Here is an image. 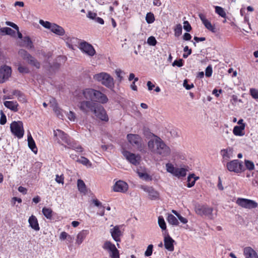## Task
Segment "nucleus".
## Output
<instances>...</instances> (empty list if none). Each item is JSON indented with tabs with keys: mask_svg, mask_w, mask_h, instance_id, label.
Segmentation results:
<instances>
[{
	"mask_svg": "<svg viewBox=\"0 0 258 258\" xmlns=\"http://www.w3.org/2000/svg\"><path fill=\"white\" fill-rule=\"evenodd\" d=\"M215 12L217 14H218L219 16L223 18L226 17V13L224 11V9L219 6L215 7Z\"/></svg>",
	"mask_w": 258,
	"mask_h": 258,
	"instance_id": "ea45409f",
	"label": "nucleus"
},
{
	"mask_svg": "<svg viewBox=\"0 0 258 258\" xmlns=\"http://www.w3.org/2000/svg\"><path fill=\"white\" fill-rule=\"evenodd\" d=\"M88 233L89 232L87 230H83L80 232L77 236L76 243L81 244Z\"/></svg>",
	"mask_w": 258,
	"mask_h": 258,
	"instance_id": "a878e982",
	"label": "nucleus"
},
{
	"mask_svg": "<svg viewBox=\"0 0 258 258\" xmlns=\"http://www.w3.org/2000/svg\"><path fill=\"white\" fill-rule=\"evenodd\" d=\"M158 224L162 230H165L166 229V225L164 219L162 216H159L158 217Z\"/></svg>",
	"mask_w": 258,
	"mask_h": 258,
	"instance_id": "a19ab883",
	"label": "nucleus"
},
{
	"mask_svg": "<svg viewBox=\"0 0 258 258\" xmlns=\"http://www.w3.org/2000/svg\"><path fill=\"white\" fill-rule=\"evenodd\" d=\"M166 167L167 171L168 172H170L173 175L174 174L176 168H174L172 164L171 163H167L166 164Z\"/></svg>",
	"mask_w": 258,
	"mask_h": 258,
	"instance_id": "49530a36",
	"label": "nucleus"
},
{
	"mask_svg": "<svg viewBox=\"0 0 258 258\" xmlns=\"http://www.w3.org/2000/svg\"><path fill=\"white\" fill-rule=\"evenodd\" d=\"M236 203L242 208L249 209L255 208L257 206V204L255 201L247 199L238 198Z\"/></svg>",
	"mask_w": 258,
	"mask_h": 258,
	"instance_id": "f8f14e48",
	"label": "nucleus"
},
{
	"mask_svg": "<svg viewBox=\"0 0 258 258\" xmlns=\"http://www.w3.org/2000/svg\"><path fill=\"white\" fill-rule=\"evenodd\" d=\"M233 149L231 147H227L221 150L220 154L222 157L223 162L228 161L233 156Z\"/></svg>",
	"mask_w": 258,
	"mask_h": 258,
	"instance_id": "a211bd4d",
	"label": "nucleus"
},
{
	"mask_svg": "<svg viewBox=\"0 0 258 258\" xmlns=\"http://www.w3.org/2000/svg\"><path fill=\"white\" fill-rule=\"evenodd\" d=\"M15 33V31L9 27L0 28V34H5L11 36H14Z\"/></svg>",
	"mask_w": 258,
	"mask_h": 258,
	"instance_id": "2f4dec72",
	"label": "nucleus"
},
{
	"mask_svg": "<svg viewBox=\"0 0 258 258\" xmlns=\"http://www.w3.org/2000/svg\"><path fill=\"white\" fill-rule=\"evenodd\" d=\"M186 174V170L184 168H176L174 175L178 177H184Z\"/></svg>",
	"mask_w": 258,
	"mask_h": 258,
	"instance_id": "c9c22d12",
	"label": "nucleus"
},
{
	"mask_svg": "<svg viewBox=\"0 0 258 258\" xmlns=\"http://www.w3.org/2000/svg\"><path fill=\"white\" fill-rule=\"evenodd\" d=\"M128 142L134 147H136L139 151L142 149V140L141 137L137 134H130L126 137Z\"/></svg>",
	"mask_w": 258,
	"mask_h": 258,
	"instance_id": "9d476101",
	"label": "nucleus"
},
{
	"mask_svg": "<svg viewBox=\"0 0 258 258\" xmlns=\"http://www.w3.org/2000/svg\"><path fill=\"white\" fill-rule=\"evenodd\" d=\"M54 135L56 137V140L59 144L63 145V143H65L68 146L74 147V146L71 144V140L69 137L63 131L60 130L54 131Z\"/></svg>",
	"mask_w": 258,
	"mask_h": 258,
	"instance_id": "423d86ee",
	"label": "nucleus"
},
{
	"mask_svg": "<svg viewBox=\"0 0 258 258\" xmlns=\"http://www.w3.org/2000/svg\"><path fill=\"white\" fill-rule=\"evenodd\" d=\"M243 252L246 258H258L256 252L250 247H245Z\"/></svg>",
	"mask_w": 258,
	"mask_h": 258,
	"instance_id": "412c9836",
	"label": "nucleus"
},
{
	"mask_svg": "<svg viewBox=\"0 0 258 258\" xmlns=\"http://www.w3.org/2000/svg\"><path fill=\"white\" fill-rule=\"evenodd\" d=\"M4 105L8 109L17 112L18 111V103L16 101H6L4 102Z\"/></svg>",
	"mask_w": 258,
	"mask_h": 258,
	"instance_id": "5701e85b",
	"label": "nucleus"
},
{
	"mask_svg": "<svg viewBox=\"0 0 258 258\" xmlns=\"http://www.w3.org/2000/svg\"><path fill=\"white\" fill-rule=\"evenodd\" d=\"M110 233L113 239L116 242L120 241V237L122 235V232L119 226H115L110 229Z\"/></svg>",
	"mask_w": 258,
	"mask_h": 258,
	"instance_id": "aec40b11",
	"label": "nucleus"
},
{
	"mask_svg": "<svg viewBox=\"0 0 258 258\" xmlns=\"http://www.w3.org/2000/svg\"><path fill=\"white\" fill-rule=\"evenodd\" d=\"M153 246L152 244H150L148 246L145 252V255L146 256H149L152 255L153 252Z\"/></svg>",
	"mask_w": 258,
	"mask_h": 258,
	"instance_id": "603ef678",
	"label": "nucleus"
},
{
	"mask_svg": "<svg viewBox=\"0 0 258 258\" xmlns=\"http://www.w3.org/2000/svg\"><path fill=\"white\" fill-rule=\"evenodd\" d=\"M24 46L28 49L32 48L33 45L32 41H31L29 37H25L23 38Z\"/></svg>",
	"mask_w": 258,
	"mask_h": 258,
	"instance_id": "72a5a7b5",
	"label": "nucleus"
},
{
	"mask_svg": "<svg viewBox=\"0 0 258 258\" xmlns=\"http://www.w3.org/2000/svg\"><path fill=\"white\" fill-rule=\"evenodd\" d=\"M59 238L61 240H64L67 238L72 239V237L66 232H62L60 235Z\"/></svg>",
	"mask_w": 258,
	"mask_h": 258,
	"instance_id": "bf43d9fd",
	"label": "nucleus"
},
{
	"mask_svg": "<svg viewBox=\"0 0 258 258\" xmlns=\"http://www.w3.org/2000/svg\"><path fill=\"white\" fill-rule=\"evenodd\" d=\"M11 132L18 138H22L24 134L23 122L21 121H13L10 125Z\"/></svg>",
	"mask_w": 258,
	"mask_h": 258,
	"instance_id": "39448f33",
	"label": "nucleus"
},
{
	"mask_svg": "<svg viewBox=\"0 0 258 258\" xmlns=\"http://www.w3.org/2000/svg\"><path fill=\"white\" fill-rule=\"evenodd\" d=\"M138 175L140 178H143L145 180H150L151 179L150 176L146 173L139 172Z\"/></svg>",
	"mask_w": 258,
	"mask_h": 258,
	"instance_id": "8fccbe9b",
	"label": "nucleus"
},
{
	"mask_svg": "<svg viewBox=\"0 0 258 258\" xmlns=\"http://www.w3.org/2000/svg\"><path fill=\"white\" fill-rule=\"evenodd\" d=\"M82 94L87 100H94L102 104L106 103L108 101L106 95L94 89H85L82 91Z\"/></svg>",
	"mask_w": 258,
	"mask_h": 258,
	"instance_id": "f03ea898",
	"label": "nucleus"
},
{
	"mask_svg": "<svg viewBox=\"0 0 258 258\" xmlns=\"http://www.w3.org/2000/svg\"><path fill=\"white\" fill-rule=\"evenodd\" d=\"M64 178L62 175L59 176L58 175H56L55 181L58 183H63Z\"/></svg>",
	"mask_w": 258,
	"mask_h": 258,
	"instance_id": "774afa93",
	"label": "nucleus"
},
{
	"mask_svg": "<svg viewBox=\"0 0 258 258\" xmlns=\"http://www.w3.org/2000/svg\"><path fill=\"white\" fill-rule=\"evenodd\" d=\"M168 222L172 225H177L178 221L177 218L172 214H169L167 217Z\"/></svg>",
	"mask_w": 258,
	"mask_h": 258,
	"instance_id": "e433bc0d",
	"label": "nucleus"
},
{
	"mask_svg": "<svg viewBox=\"0 0 258 258\" xmlns=\"http://www.w3.org/2000/svg\"><path fill=\"white\" fill-rule=\"evenodd\" d=\"M146 22L148 24H151L155 21V18L154 15L151 13H148L146 16Z\"/></svg>",
	"mask_w": 258,
	"mask_h": 258,
	"instance_id": "37998d69",
	"label": "nucleus"
},
{
	"mask_svg": "<svg viewBox=\"0 0 258 258\" xmlns=\"http://www.w3.org/2000/svg\"><path fill=\"white\" fill-rule=\"evenodd\" d=\"M245 165L246 169L249 170H252L254 169V165L253 163L249 160H245Z\"/></svg>",
	"mask_w": 258,
	"mask_h": 258,
	"instance_id": "de8ad7c7",
	"label": "nucleus"
},
{
	"mask_svg": "<svg viewBox=\"0 0 258 258\" xmlns=\"http://www.w3.org/2000/svg\"><path fill=\"white\" fill-rule=\"evenodd\" d=\"M122 153L130 163L135 166L138 165L140 164L141 159V157L140 155L131 153L125 150H122Z\"/></svg>",
	"mask_w": 258,
	"mask_h": 258,
	"instance_id": "6e6552de",
	"label": "nucleus"
},
{
	"mask_svg": "<svg viewBox=\"0 0 258 258\" xmlns=\"http://www.w3.org/2000/svg\"><path fill=\"white\" fill-rule=\"evenodd\" d=\"M50 30L53 33L60 36L63 35L65 33L64 30L62 27L55 23L52 25Z\"/></svg>",
	"mask_w": 258,
	"mask_h": 258,
	"instance_id": "4be33fe9",
	"label": "nucleus"
},
{
	"mask_svg": "<svg viewBox=\"0 0 258 258\" xmlns=\"http://www.w3.org/2000/svg\"><path fill=\"white\" fill-rule=\"evenodd\" d=\"M227 169L230 172L240 173L245 170L242 162L238 160H233L226 164Z\"/></svg>",
	"mask_w": 258,
	"mask_h": 258,
	"instance_id": "0eeeda50",
	"label": "nucleus"
},
{
	"mask_svg": "<svg viewBox=\"0 0 258 258\" xmlns=\"http://www.w3.org/2000/svg\"><path fill=\"white\" fill-rule=\"evenodd\" d=\"M26 61L27 62L31 65L32 66L35 67L37 69H39L40 67V63L37 61V60L30 55L28 58L27 59Z\"/></svg>",
	"mask_w": 258,
	"mask_h": 258,
	"instance_id": "c756f323",
	"label": "nucleus"
},
{
	"mask_svg": "<svg viewBox=\"0 0 258 258\" xmlns=\"http://www.w3.org/2000/svg\"><path fill=\"white\" fill-rule=\"evenodd\" d=\"M198 178V177H195L194 174H190L187 178V187H191L194 186L196 180Z\"/></svg>",
	"mask_w": 258,
	"mask_h": 258,
	"instance_id": "473e14b6",
	"label": "nucleus"
},
{
	"mask_svg": "<svg viewBox=\"0 0 258 258\" xmlns=\"http://www.w3.org/2000/svg\"><path fill=\"white\" fill-rule=\"evenodd\" d=\"M250 94L255 99H258V90L254 88L250 89Z\"/></svg>",
	"mask_w": 258,
	"mask_h": 258,
	"instance_id": "864d4df0",
	"label": "nucleus"
},
{
	"mask_svg": "<svg viewBox=\"0 0 258 258\" xmlns=\"http://www.w3.org/2000/svg\"><path fill=\"white\" fill-rule=\"evenodd\" d=\"M77 186L79 190L81 192H85L86 190V185L84 182L81 179H78Z\"/></svg>",
	"mask_w": 258,
	"mask_h": 258,
	"instance_id": "4c0bfd02",
	"label": "nucleus"
},
{
	"mask_svg": "<svg viewBox=\"0 0 258 258\" xmlns=\"http://www.w3.org/2000/svg\"><path fill=\"white\" fill-rule=\"evenodd\" d=\"M122 73V72L120 70H116L115 71V74L119 80V82H121L123 79L122 76H121V74Z\"/></svg>",
	"mask_w": 258,
	"mask_h": 258,
	"instance_id": "338daca9",
	"label": "nucleus"
},
{
	"mask_svg": "<svg viewBox=\"0 0 258 258\" xmlns=\"http://www.w3.org/2000/svg\"><path fill=\"white\" fill-rule=\"evenodd\" d=\"M128 188V184L122 180H118L113 185V190L115 192H125Z\"/></svg>",
	"mask_w": 258,
	"mask_h": 258,
	"instance_id": "f3484780",
	"label": "nucleus"
},
{
	"mask_svg": "<svg viewBox=\"0 0 258 258\" xmlns=\"http://www.w3.org/2000/svg\"><path fill=\"white\" fill-rule=\"evenodd\" d=\"M183 29L187 32H189L191 30V27L188 21H184Z\"/></svg>",
	"mask_w": 258,
	"mask_h": 258,
	"instance_id": "13d9d810",
	"label": "nucleus"
},
{
	"mask_svg": "<svg viewBox=\"0 0 258 258\" xmlns=\"http://www.w3.org/2000/svg\"><path fill=\"white\" fill-rule=\"evenodd\" d=\"M93 79L108 88L111 89L114 86L113 78L106 73L102 72L95 74L93 76Z\"/></svg>",
	"mask_w": 258,
	"mask_h": 258,
	"instance_id": "7ed1b4c3",
	"label": "nucleus"
},
{
	"mask_svg": "<svg viewBox=\"0 0 258 258\" xmlns=\"http://www.w3.org/2000/svg\"><path fill=\"white\" fill-rule=\"evenodd\" d=\"M29 223L31 228L36 231L39 230V226L38 221L35 216L32 215L30 216L28 220Z\"/></svg>",
	"mask_w": 258,
	"mask_h": 258,
	"instance_id": "393cba45",
	"label": "nucleus"
},
{
	"mask_svg": "<svg viewBox=\"0 0 258 258\" xmlns=\"http://www.w3.org/2000/svg\"><path fill=\"white\" fill-rule=\"evenodd\" d=\"M244 124H242L239 126H235L233 130V133L235 136H242L244 135L243 131L244 130Z\"/></svg>",
	"mask_w": 258,
	"mask_h": 258,
	"instance_id": "c85d7f7f",
	"label": "nucleus"
},
{
	"mask_svg": "<svg viewBox=\"0 0 258 258\" xmlns=\"http://www.w3.org/2000/svg\"><path fill=\"white\" fill-rule=\"evenodd\" d=\"M12 73L11 67L4 66L0 69V83H3L10 77Z\"/></svg>",
	"mask_w": 258,
	"mask_h": 258,
	"instance_id": "dca6fc26",
	"label": "nucleus"
},
{
	"mask_svg": "<svg viewBox=\"0 0 258 258\" xmlns=\"http://www.w3.org/2000/svg\"><path fill=\"white\" fill-rule=\"evenodd\" d=\"M71 144L73 145L74 146V147H72L71 146H68V148L70 149H72L74 150H76L78 152H82L83 151V148L80 145H77L76 143H73L71 141Z\"/></svg>",
	"mask_w": 258,
	"mask_h": 258,
	"instance_id": "3c124183",
	"label": "nucleus"
},
{
	"mask_svg": "<svg viewBox=\"0 0 258 258\" xmlns=\"http://www.w3.org/2000/svg\"><path fill=\"white\" fill-rule=\"evenodd\" d=\"M7 122V118L6 116L3 112V111H1V118H0V124L2 125L5 124Z\"/></svg>",
	"mask_w": 258,
	"mask_h": 258,
	"instance_id": "4d7b16f0",
	"label": "nucleus"
},
{
	"mask_svg": "<svg viewBox=\"0 0 258 258\" xmlns=\"http://www.w3.org/2000/svg\"><path fill=\"white\" fill-rule=\"evenodd\" d=\"M39 22L43 27L48 29H50L52 25L53 24L48 21H44L43 20H40Z\"/></svg>",
	"mask_w": 258,
	"mask_h": 258,
	"instance_id": "c03bdc74",
	"label": "nucleus"
},
{
	"mask_svg": "<svg viewBox=\"0 0 258 258\" xmlns=\"http://www.w3.org/2000/svg\"><path fill=\"white\" fill-rule=\"evenodd\" d=\"M93 113L97 118L102 120L107 121L108 120L105 110L102 105L99 104L96 107L95 110Z\"/></svg>",
	"mask_w": 258,
	"mask_h": 258,
	"instance_id": "4468645a",
	"label": "nucleus"
},
{
	"mask_svg": "<svg viewBox=\"0 0 258 258\" xmlns=\"http://www.w3.org/2000/svg\"><path fill=\"white\" fill-rule=\"evenodd\" d=\"M93 203L96 207H98L100 208H104V207L102 206V203L99 202L97 199H93L92 200Z\"/></svg>",
	"mask_w": 258,
	"mask_h": 258,
	"instance_id": "0e129e2a",
	"label": "nucleus"
},
{
	"mask_svg": "<svg viewBox=\"0 0 258 258\" xmlns=\"http://www.w3.org/2000/svg\"><path fill=\"white\" fill-rule=\"evenodd\" d=\"M183 87L186 89V90H190L192 88L194 87L193 84H191L190 85L188 84V81L187 80H184L183 81Z\"/></svg>",
	"mask_w": 258,
	"mask_h": 258,
	"instance_id": "680f3d73",
	"label": "nucleus"
},
{
	"mask_svg": "<svg viewBox=\"0 0 258 258\" xmlns=\"http://www.w3.org/2000/svg\"><path fill=\"white\" fill-rule=\"evenodd\" d=\"M213 208L206 206L199 205L195 208V212L198 215L207 216L210 219L213 218Z\"/></svg>",
	"mask_w": 258,
	"mask_h": 258,
	"instance_id": "9b49d317",
	"label": "nucleus"
},
{
	"mask_svg": "<svg viewBox=\"0 0 258 258\" xmlns=\"http://www.w3.org/2000/svg\"><path fill=\"white\" fill-rule=\"evenodd\" d=\"M18 70L20 73L22 74H27L29 73L30 72L28 68L21 65L19 66Z\"/></svg>",
	"mask_w": 258,
	"mask_h": 258,
	"instance_id": "09e8293b",
	"label": "nucleus"
},
{
	"mask_svg": "<svg viewBox=\"0 0 258 258\" xmlns=\"http://www.w3.org/2000/svg\"><path fill=\"white\" fill-rule=\"evenodd\" d=\"M183 60L182 59H179V60H175L172 63L173 66H177L178 67H181L183 66Z\"/></svg>",
	"mask_w": 258,
	"mask_h": 258,
	"instance_id": "e2e57ef3",
	"label": "nucleus"
},
{
	"mask_svg": "<svg viewBox=\"0 0 258 258\" xmlns=\"http://www.w3.org/2000/svg\"><path fill=\"white\" fill-rule=\"evenodd\" d=\"M53 109L55 111L58 117L59 118H62L63 115L60 113L59 109L56 105L53 106Z\"/></svg>",
	"mask_w": 258,
	"mask_h": 258,
	"instance_id": "69168bd1",
	"label": "nucleus"
},
{
	"mask_svg": "<svg viewBox=\"0 0 258 258\" xmlns=\"http://www.w3.org/2000/svg\"><path fill=\"white\" fill-rule=\"evenodd\" d=\"M28 145L29 148L32 150V151L36 154L37 152V148L35 143L30 133L28 135Z\"/></svg>",
	"mask_w": 258,
	"mask_h": 258,
	"instance_id": "bb28decb",
	"label": "nucleus"
},
{
	"mask_svg": "<svg viewBox=\"0 0 258 258\" xmlns=\"http://www.w3.org/2000/svg\"><path fill=\"white\" fill-rule=\"evenodd\" d=\"M182 33V26L181 25L179 24L176 25L174 28V34L176 37L179 36Z\"/></svg>",
	"mask_w": 258,
	"mask_h": 258,
	"instance_id": "a18cd8bd",
	"label": "nucleus"
},
{
	"mask_svg": "<svg viewBox=\"0 0 258 258\" xmlns=\"http://www.w3.org/2000/svg\"><path fill=\"white\" fill-rule=\"evenodd\" d=\"M68 118L69 120L72 121H75L76 119V116L75 113L72 111H70L67 114Z\"/></svg>",
	"mask_w": 258,
	"mask_h": 258,
	"instance_id": "5fc2aeb1",
	"label": "nucleus"
},
{
	"mask_svg": "<svg viewBox=\"0 0 258 258\" xmlns=\"http://www.w3.org/2000/svg\"><path fill=\"white\" fill-rule=\"evenodd\" d=\"M146 136L148 140V149L151 153L161 157H166L170 154V147L159 137L151 133Z\"/></svg>",
	"mask_w": 258,
	"mask_h": 258,
	"instance_id": "f257e3e1",
	"label": "nucleus"
},
{
	"mask_svg": "<svg viewBox=\"0 0 258 258\" xmlns=\"http://www.w3.org/2000/svg\"><path fill=\"white\" fill-rule=\"evenodd\" d=\"M13 95L16 96L19 101L22 102H25L26 101L24 94L19 90L13 91Z\"/></svg>",
	"mask_w": 258,
	"mask_h": 258,
	"instance_id": "7c9ffc66",
	"label": "nucleus"
},
{
	"mask_svg": "<svg viewBox=\"0 0 258 258\" xmlns=\"http://www.w3.org/2000/svg\"><path fill=\"white\" fill-rule=\"evenodd\" d=\"M42 213L44 216L48 219H51L52 218V211L50 208L44 207L42 210Z\"/></svg>",
	"mask_w": 258,
	"mask_h": 258,
	"instance_id": "f704fd0d",
	"label": "nucleus"
},
{
	"mask_svg": "<svg viewBox=\"0 0 258 258\" xmlns=\"http://www.w3.org/2000/svg\"><path fill=\"white\" fill-rule=\"evenodd\" d=\"M199 16L203 24L207 29L212 31V32H216L215 27L213 26L211 22L206 19V16L204 14L200 13L199 14Z\"/></svg>",
	"mask_w": 258,
	"mask_h": 258,
	"instance_id": "6ab92c4d",
	"label": "nucleus"
},
{
	"mask_svg": "<svg viewBox=\"0 0 258 258\" xmlns=\"http://www.w3.org/2000/svg\"><path fill=\"white\" fill-rule=\"evenodd\" d=\"M20 56H21L24 59L27 60L28 57L31 55L27 51L24 49H20L18 52Z\"/></svg>",
	"mask_w": 258,
	"mask_h": 258,
	"instance_id": "79ce46f5",
	"label": "nucleus"
},
{
	"mask_svg": "<svg viewBox=\"0 0 258 258\" xmlns=\"http://www.w3.org/2000/svg\"><path fill=\"white\" fill-rule=\"evenodd\" d=\"M93 100H88L81 101L78 105L79 109L85 114H88L95 110L98 103L92 101Z\"/></svg>",
	"mask_w": 258,
	"mask_h": 258,
	"instance_id": "20e7f679",
	"label": "nucleus"
},
{
	"mask_svg": "<svg viewBox=\"0 0 258 258\" xmlns=\"http://www.w3.org/2000/svg\"><path fill=\"white\" fill-rule=\"evenodd\" d=\"M102 247L108 251L111 258H119V251L115 245L109 241L104 242Z\"/></svg>",
	"mask_w": 258,
	"mask_h": 258,
	"instance_id": "1a4fd4ad",
	"label": "nucleus"
},
{
	"mask_svg": "<svg viewBox=\"0 0 258 258\" xmlns=\"http://www.w3.org/2000/svg\"><path fill=\"white\" fill-rule=\"evenodd\" d=\"M79 43V40L75 37L68 38L66 41L67 46L72 49H74V46H76Z\"/></svg>",
	"mask_w": 258,
	"mask_h": 258,
	"instance_id": "cd10ccee",
	"label": "nucleus"
},
{
	"mask_svg": "<svg viewBox=\"0 0 258 258\" xmlns=\"http://www.w3.org/2000/svg\"><path fill=\"white\" fill-rule=\"evenodd\" d=\"M147 43L151 46H155L157 43L155 38L153 36H150L148 38Z\"/></svg>",
	"mask_w": 258,
	"mask_h": 258,
	"instance_id": "6e6d98bb",
	"label": "nucleus"
},
{
	"mask_svg": "<svg viewBox=\"0 0 258 258\" xmlns=\"http://www.w3.org/2000/svg\"><path fill=\"white\" fill-rule=\"evenodd\" d=\"M212 68L211 66H209L207 67L205 71V75L207 77H210L212 74Z\"/></svg>",
	"mask_w": 258,
	"mask_h": 258,
	"instance_id": "052dcab7",
	"label": "nucleus"
},
{
	"mask_svg": "<svg viewBox=\"0 0 258 258\" xmlns=\"http://www.w3.org/2000/svg\"><path fill=\"white\" fill-rule=\"evenodd\" d=\"M141 188L148 195V198L151 200L159 199V194L152 186L147 185H141Z\"/></svg>",
	"mask_w": 258,
	"mask_h": 258,
	"instance_id": "ddd939ff",
	"label": "nucleus"
},
{
	"mask_svg": "<svg viewBox=\"0 0 258 258\" xmlns=\"http://www.w3.org/2000/svg\"><path fill=\"white\" fill-rule=\"evenodd\" d=\"M77 161L78 162L83 164L84 165H85V166H87L88 167H91L92 165L90 161L86 157H84L83 156L81 157V158L80 159H78Z\"/></svg>",
	"mask_w": 258,
	"mask_h": 258,
	"instance_id": "58836bf2",
	"label": "nucleus"
},
{
	"mask_svg": "<svg viewBox=\"0 0 258 258\" xmlns=\"http://www.w3.org/2000/svg\"><path fill=\"white\" fill-rule=\"evenodd\" d=\"M173 242L174 240L169 236L164 238L165 247L169 251H172L174 250Z\"/></svg>",
	"mask_w": 258,
	"mask_h": 258,
	"instance_id": "b1692460",
	"label": "nucleus"
},
{
	"mask_svg": "<svg viewBox=\"0 0 258 258\" xmlns=\"http://www.w3.org/2000/svg\"><path fill=\"white\" fill-rule=\"evenodd\" d=\"M79 48L83 52L90 56H92L95 54V50L93 47L86 42L80 43Z\"/></svg>",
	"mask_w": 258,
	"mask_h": 258,
	"instance_id": "2eb2a0df",
	"label": "nucleus"
}]
</instances>
